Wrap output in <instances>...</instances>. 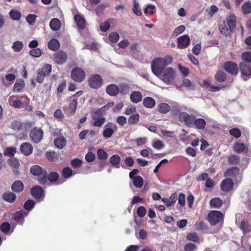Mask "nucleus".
I'll use <instances>...</instances> for the list:
<instances>
[{"label":"nucleus","mask_w":251,"mask_h":251,"mask_svg":"<svg viewBox=\"0 0 251 251\" xmlns=\"http://www.w3.org/2000/svg\"><path fill=\"white\" fill-rule=\"evenodd\" d=\"M173 61L171 56L167 55L164 58H157L153 60L151 63V70L153 74L159 76L165 69V67L170 64Z\"/></svg>","instance_id":"nucleus-1"},{"label":"nucleus","mask_w":251,"mask_h":251,"mask_svg":"<svg viewBox=\"0 0 251 251\" xmlns=\"http://www.w3.org/2000/svg\"><path fill=\"white\" fill-rule=\"evenodd\" d=\"M157 77L166 84L171 85L176 77V73L172 68L168 67L163 70L160 76Z\"/></svg>","instance_id":"nucleus-2"},{"label":"nucleus","mask_w":251,"mask_h":251,"mask_svg":"<svg viewBox=\"0 0 251 251\" xmlns=\"http://www.w3.org/2000/svg\"><path fill=\"white\" fill-rule=\"evenodd\" d=\"M224 214L219 211L212 210L208 214V220L211 225H215L217 224L223 222L224 220Z\"/></svg>","instance_id":"nucleus-3"},{"label":"nucleus","mask_w":251,"mask_h":251,"mask_svg":"<svg viewBox=\"0 0 251 251\" xmlns=\"http://www.w3.org/2000/svg\"><path fill=\"white\" fill-rule=\"evenodd\" d=\"M88 84L91 88L97 89L102 85L103 79L99 75H93L88 78Z\"/></svg>","instance_id":"nucleus-4"},{"label":"nucleus","mask_w":251,"mask_h":251,"mask_svg":"<svg viewBox=\"0 0 251 251\" xmlns=\"http://www.w3.org/2000/svg\"><path fill=\"white\" fill-rule=\"evenodd\" d=\"M30 172L34 176H39L38 181L40 183L43 184L47 181V174L43 173V170L39 166H33L30 168Z\"/></svg>","instance_id":"nucleus-5"},{"label":"nucleus","mask_w":251,"mask_h":251,"mask_svg":"<svg viewBox=\"0 0 251 251\" xmlns=\"http://www.w3.org/2000/svg\"><path fill=\"white\" fill-rule=\"evenodd\" d=\"M51 66L50 64L45 65L41 69H39L37 72L36 80L39 83H42L46 76L48 75L51 72Z\"/></svg>","instance_id":"nucleus-6"},{"label":"nucleus","mask_w":251,"mask_h":251,"mask_svg":"<svg viewBox=\"0 0 251 251\" xmlns=\"http://www.w3.org/2000/svg\"><path fill=\"white\" fill-rule=\"evenodd\" d=\"M86 74L84 71L80 68L76 67L71 72V77L73 80L77 82H82L85 78Z\"/></svg>","instance_id":"nucleus-7"},{"label":"nucleus","mask_w":251,"mask_h":251,"mask_svg":"<svg viewBox=\"0 0 251 251\" xmlns=\"http://www.w3.org/2000/svg\"><path fill=\"white\" fill-rule=\"evenodd\" d=\"M178 118L180 122L185 123L188 126L192 127L193 126L195 120L194 116L182 112L179 114Z\"/></svg>","instance_id":"nucleus-8"},{"label":"nucleus","mask_w":251,"mask_h":251,"mask_svg":"<svg viewBox=\"0 0 251 251\" xmlns=\"http://www.w3.org/2000/svg\"><path fill=\"white\" fill-rule=\"evenodd\" d=\"M43 132L40 128L34 127L30 131L29 136L35 143L39 142L42 139Z\"/></svg>","instance_id":"nucleus-9"},{"label":"nucleus","mask_w":251,"mask_h":251,"mask_svg":"<svg viewBox=\"0 0 251 251\" xmlns=\"http://www.w3.org/2000/svg\"><path fill=\"white\" fill-rule=\"evenodd\" d=\"M117 130V127L115 124L111 123L107 124L104 127L103 136L106 139L109 138Z\"/></svg>","instance_id":"nucleus-10"},{"label":"nucleus","mask_w":251,"mask_h":251,"mask_svg":"<svg viewBox=\"0 0 251 251\" xmlns=\"http://www.w3.org/2000/svg\"><path fill=\"white\" fill-rule=\"evenodd\" d=\"M177 47L178 48L181 49H185L190 44V37L187 35L181 36L177 39Z\"/></svg>","instance_id":"nucleus-11"},{"label":"nucleus","mask_w":251,"mask_h":251,"mask_svg":"<svg viewBox=\"0 0 251 251\" xmlns=\"http://www.w3.org/2000/svg\"><path fill=\"white\" fill-rule=\"evenodd\" d=\"M240 67L244 79L247 80L251 75V65L242 62L240 63Z\"/></svg>","instance_id":"nucleus-12"},{"label":"nucleus","mask_w":251,"mask_h":251,"mask_svg":"<svg viewBox=\"0 0 251 251\" xmlns=\"http://www.w3.org/2000/svg\"><path fill=\"white\" fill-rule=\"evenodd\" d=\"M224 68L226 72L232 75H236L238 72V68L237 64L231 61L226 62Z\"/></svg>","instance_id":"nucleus-13"},{"label":"nucleus","mask_w":251,"mask_h":251,"mask_svg":"<svg viewBox=\"0 0 251 251\" xmlns=\"http://www.w3.org/2000/svg\"><path fill=\"white\" fill-rule=\"evenodd\" d=\"M28 214V212L22 210L13 214V219L21 225H23L24 223V217L26 216Z\"/></svg>","instance_id":"nucleus-14"},{"label":"nucleus","mask_w":251,"mask_h":251,"mask_svg":"<svg viewBox=\"0 0 251 251\" xmlns=\"http://www.w3.org/2000/svg\"><path fill=\"white\" fill-rule=\"evenodd\" d=\"M53 59L58 64H62L66 61L67 56L66 52L59 51L53 54Z\"/></svg>","instance_id":"nucleus-15"},{"label":"nucleus","mask_w":251,"mask_h":251,"mask_svg":"<svg viewBox=\"0 0 251 251\" xmlns=\"http://www.w3.org/2000/svg\"><path fill=\"white\" fill-rule=\"evenodd\" d=\"M31 194L35 198L42 200L44 197V192L41 187L35 186L32 188L31 191Z\"/></svg>","instance_id":"nucleus-16"},{"label":"nucleus","mask_w":251,"mask_h":251,"mask_svg":"<svg viewBox=\"0 0 251 251\" xmlns=\"http://www.w3.org/2000/svg\"><path fill=\"white\" fill-rule=\"evenodd\" d=\"M233 187L232 180L230 178H226L221 184V188L223 191L228 192L231 191Z\"/></svg>","instance_id":"nucleus-17"},{"label":"nucleus","mask_w":251,"mask_h":251,"mask_svg":"<svg viewBox=\"0 0 251 251\" xmlns=\"http://www.w3.org/2000/svg\"><path fill=\"white\" fill-rule=\"evenodd\" d=\"M20 150L25 155H29L32 152L33 147L30 144L25 142L21 145Z\"/></svg>","instance_id":"nucleus-18"},{"label":"nucleus","mask_w":251,"mask_h":251,"mask_svg":"<svg viewBox=\"0 0 251 251\" xmlns=\"http://www.w3.org/2000/svg\"><path fill=\"white\" fill-rule=\"evenodd\" d=\"M106 91L108 95L115 96L119 93L120 89L116 84H111L107 86Z\"/></svg>","instance_id":"nucleus-19"},{"label":"nucleus","mask_w":251,"mask_h":251,"mask_svg":"<svg viewBox=\"0 0 251 251\" xmlns=\"http://www.w3.org/2000/svg\"><path fill=\"white\" fill-rule=\"evenodd\" d=\"M130 99L132 102L137 103L142 100L143 99V95L140 92L138 91H134L131 93L130 95Z\"/></svg>","instance_id":"nucleus-20"},{"label":"nucleus","mask_w":251,"mask_h":251,"mask_svg":"<svg viewBox=\"0 0 251 251\" xmlns=\"http://www.w3.org/2000/svg\"><path fill=\"white\" fill-rule=\"evenodd\" d=\"M226 23L229 25V27L234 29L236 25V16L235 15L232 13L227 14Z\"/></svg>","instance_id":"nucleus-21"},{"label":"nucleus","mask_w":251,"mask_h":251,"mask_svg":"<svg viewBox=\"0 0 251 251\" xmlns=\"http://www.w3.org/2000/svg\"><path fill=\"white\" fill-rule=\"evenodd\" d=\"M75 20L79 29H83L86 27V22L84 18L80 15H76L75 16Z\"/></svg>","instance_id":"nucleus-22"},{"label":"nucleus","mask_w":251,"mask_h":251,"mask_svg":"<svg viewBox=\"0 0 251 251\" xmlns=\"http://www.w3.org/2000/svg\"><path fill=\"white\" fill-rule=\"evenodd\" d=\"M26 126V124H23L19 121L14 120L11 122L10 127L17 131H22Z\"/></svg>","instance_id":"nucleus-23"},{"label":"nucleus","mask_w":251,"mask_h":251,"mask_svg":"<svg viewBox=\"0 0 251 251\" xmlns=\"http://www.w3.org/2000/svg\"><path fill=\"white\" fill-rule=\"evenodd\" d=\"M155 100L151 97H147L143 100L144 106L148 108H152L155 105Z\"/></svg>","instance_id":"nucleus-24"},{"label":"nucleus","mask_w":251,"mask_h":251,"mask_svg":"<svg viewBox=\"0 0 251 251\" xmlns=\"http://www.w3.org/2000/svg\"><path fill=\"white\" fill-rule=\"evenodd\" d=\"M60 44L58 40L56 39H52L48 44V48L52 51H55L59 49Z\"/></svg>","instance_id":"nucleus-25"},{"label":"nucleus","mask_w":251,"mask_h":251,"mask_svg":"<svg viewBox=\"0 0 251 251\" xmlns=\"http://www.w3.org/2000/svg\"><path fill=\"white\" fill-rule=\"evenodd\" d=\"M219 30L222 34L227 35L229 34L230 31L233 30L234 29L229 27V25L226 24V21H224L220 26Z\"/></svg>","instance_id":"nucleus-26"},{"label":"nucleus","mask_w":251,"mask_h":251,"mask_svg":"<svg viewBox=\"0 0 251 251\" xmlns=\"http://www.w3.org/2000/svg\"><path fill=\"white\" fill-rule=\"evenodd\" d=\"M11 189L15 192L19 193L23 191L24 189V184L20 180H17L12 185Z\"/></svg>","instance_id":"nucleus-27"},{"label":"nucleus","mask_w":251,"mask_h":251,"mask_svg":"<svg viewBox=\"0 0 251 251\" xmlns=\"http://www.w3.org/2000/svg\"><path fill=\"white\" fill-rule=\"evenodd\" d=\"M233 151L237 153L243 152L247 149V147L243 143L237 142L233 147Z\"/></svg>","instance_id":"nucleus-28"},{"label":"nucleus","mask_w":251,"mask_h":251,"mask_svg":"<svg viewBox=\"0 0 251 251\" xmlns=\"http://www.w3.org/2000/svg\"><path fill=\"white\" fill-rule=\"evenodd\" d=\"M25 87V82L23 79H20L16 81L14 87L13 91L17 92H22Z\"/></svg>","instance_id":"nucleus-29"},{"label":"nucleus","mask_w":251,"mask_h":251,"mask_svg":"<svg viewBox=\"0 0 251 251\" xmlns=\"http://www.w3.org/2000/svg\"><path fill=\"white\" fill-rule=\"evenodd\" d=\"M93 120L94 121L93 126H100L105 121V118L97 115H94Z\"/></svg>","instance_id":"nucleus-30"},{"label":"nucleus","mask_w":251,"mask_h":251,"mask_svg":"<svg viewBox=\"0 0 251 251\" xmlns=\"http://www.w3.org/2000/svg\"><path fill=\"white\" fill-rule=\"evenodd\" d=\"M77 106V99L76 96H72L70 98L69 109L72 112H75Z\"/></svg>","instance_id":"nucleus-31"},{"label":"nucleus","mask_w":251,"mask_h":251,"mask_svg":"<svg viewBox=\"0 0 251 251\" xmlns=\"http://www.w3.org/2000/svg\"><path fill=\"white\" fill-rule=\"evenodd\" d=\"M50 26L52 30L57 31L60 28L61 22L59 19L54 18L50 21Z\"/></svg>","instance_id":"nucleus-32"},{"label":"nucleus","mask_w":251,"mask_h":251,"mask_svg":"<svg viewBox=\"0 0 251 251\" xmlns=\"http://www.w3.org/2000/svg\"><path fill=\"white\" fill-rule=\"evenodd\" d=\"M222 204V201L218 198H213L210 201V206L213 208H219Z\"/></svg>","instance_id":"nucleus-33"},{"label":"nucleus","mask_w":251,"mask_h":251,"mask_svg":"<svg viewBox=\"0 0 251 251\" xmlns=\"http://www.w3.org/2000/svg\"><path fill=\"white\" fill-rule=\"evenodd\" d=\"M2 198L5 201L12 203L16 201V196L12 192H8L3 194Z\"/></svg>","instance_id":"nucleus-34"},{"label":"nucleus","mask_w":251,"mask_h":251,"mask_svg":"<svg viewBox=\"0 0 251 251\" xmlns=\"http://www.w3.org/2000/svg\"><path fill=\"white\" fill-rule=\"evenodd\" d=\"M55 146L59 149H62L66 145V140L64 137L61 136L54 141Z\"/></svg>","instance_id":"nucleus-35"},{"label":"nucleus","mask_w":251,"mask_h":251,"mask_svg":"<svg viewBox=\"0 0 251 251\" xmlns=\"http://www.w3.org/2000/svg\"><path fill=\"white\" fill-rule=\"evenodd\" d=\"M239 175V170L237 167H232L228 169L225 174L226 176L234 177Z\"/></svg>","instance_id":"nucleus-36"},{"label":"nucleus","mask_w":251,"mask_h":251,"mask_svg":"<svg viewBox=\"0 0 251 251\" xmlns=\"http://www.w3.org/2000/svg\"><path fill=\"white\" fill-rule=\"evenodd\" d=\"M202 85L212 92H217L220 90L219 87L211 85L208 80H203Z\"/></svg>","instance_id":"nucleus-37"},{"label":"nucleus","mask_w":251,"mask_h":251,"mask_svg":"<svg viewBox=\"0 0 251 251\" xmlns=\"http://www.w3.org/2000/svg\"><path fill=\"white\" fill-rule=\"evenodd\" d=\"M170 109V106L166 103H161L158 106V110L161 113H167Z\"/></svg>","instance_id":"nucleus-38"},{"label":"nucleus","mask_w":251,"mask_h":251,"mask_svg":"<svg viewBox=\"0 0 251 251\" xmlns=\"http://www.w3.org/2000/svg\"><path fill=\"white\" fill-rule=\"evenodd\" d=\"M110 162L113 166H115L116 168H119L121 158L117 154L113 155L110 158Z\"/></svg>","instance_id":"nucleus-39"},{"label":"nucleus","mask_w":251,"mask_h":251,"mask_svg":"<svg viewBox=\"0 0 251 251\" xmlns=\"http://www.w3.org/2000/svg\"><path fill=\"white\" fill-rule=\"evenodd\" d=\"M194 124L197 128L202 129L205 127L206 122L204 119L199 118L194 120Z\"/></svg>","instance_id":"nucleus-40"},{"label":"nucleus","mask_w":251,"mask_h":251,"mask_svg":"<svg viewBox=\"0 0 251 251\" xmlns=\"http://www.w3.org/2000/svg\"><path fill=\"white\" fill-rule=\"evenodd\" d=\"M132 180L133 183L136 187L140 188L142 187L144 181L141 176H135Z\"/></svg>","instance_id":"nucleus-41"},{"label":"nucleus","mask_w":251,"mask_h":251,"mask_svg":"<svg viewBox=\"0 0 251 251\" xmlns=\"http://www.w3.org/2000/svg\"><path fill=\"white\" fill-rule=\"evenodd\" d=\"M14 98L13 96H11L9 98V103L10 105L13 106L15 108H19L22 104V101L19 99H15L13 100Z\"/></svg>","instance_id":"nucleus-42"},{"label":"nucleus","mask_w":251,"mask_h":251,"mask_svg":"<svg viewBox=\"0 0 251 251\" xmlns=\"http://www.w3.org/2000/svg\"><path fill=\"white\" fill-rule=\"evenodd\" d=\"M24 48L23 43L20 41H17L13 43L12 49L15 52H19L23 50Z\"/></svg>","instance_id":"nucleus-43"},{"label":"nucleus","mask_w":251,"mask_h":251,"mask_svg":"<svg viewBox=\"0 0 251 251\" xmlns=\"http://www.w3.org/2000/svg\"><path fill=\"white\" fill-rule=\"evenodd\" d=\"M9 14L11 18L13 20H19L21 17L20 12L16 9L11 10Z\"/></svg>","instance_id":"nucleus-44"},{"label":"nucleus","mask_w":251,"mask_h":251,"mask_svg":"<svg viewBox=\"0 0 251 251\" xmlns=\"http://www.w3.org/2000/svg\"><path fill=\"white\" fill-rule=\"evenodd\" d=\"M215 77L217 81L223 82L226 79V74L223 71H219L216 74Z\"/></svg>","instance_id":"nucleus-45"},{"label":"nucleus","mask_w":251,"mask_h":251,"mask_svg":"<svg viewBox=\"0 0 251 251\" xmlns=\"http://www.w3.org/2000/svg\"><path fill=\"white\" fill-rule=\"evenodd\" d=\"M11 226L8 222H4L0 226V230L5 234H8L10 229Z\"/></svg>","instance_id":"nucleus-46"},{"label":"nucleus","mask_w":251,"mask_h":251,"mask_svg":"<svg viewBox=\"0 0 251 251\" xmlns=\"http://www.w3.org/2000/svg\"><path fill=\"white\" fill-rule=\"evenodd\" d=\"M62 174L63 176L67 179L73 175V171L70 168L66 167L62 170Z\"/></svg>","instance_id":"nucleus-47"},{"label":"nucleus","mask_w":251,"mask_h":251,"mask_svg":"<svg viewBox=\"0 0 251 251\" xmlns=\"http://www.w3.org/2000/svg\"><path fill=\"white\" fill-rule=\"evenodd\" d=\"M242 11L244 14H249L251 12V3L250 2H245L242 7Z\"/></svg>","instance_id":"nucleus-48"},{"label":"nucleus","mask_w":251,"mask_h":251,"mask_svg":"<svg viewBox=\"0 0 251 251\" xmlns=\"http://www.w3.org/2000/svg\"><path fill=\"white\" fill-rule=\"evenodd\" d=\"M109 39L111 43H116L119 39V34L115 32H113L109 35Z\"/></svg>","instance_id":"nucleus-49"},{"label":"nucleus","mask_w":251,"mask_h":251,"mask_svg":"<svg viewBox=\"0 0 251 251\" xmlns=\"http://www.w3.org/2000/svg\"><path fill=\"white\" fill-rule=\"evenodd\" d=\"M139 120V115L135 113L131 115L128 119V123L130 124H134L137 123Z\"/></svg>","instance_id":"nucleus-50"},{"label":"nucleus","mask_w":251,"mask_h":251,"mask_svg":"<svg viewBox=\"0 0 251 251\" xmlns=\"http://www.w3.org/2000/svg\"><path fill=\"white\" fill-rule=\"evenodd\" d=\"M229 134L233 137L238 138L240 137L241 132L240 130L237 128H233L229 130Z\"/></svg>","instance_id":"nucleus-51"},{"label":"nucleus","mask_w":251,"mask_h":251,"mask_svg":"<svg viewBox=\"0 0 251 251\" xmlns=\"http://www.w3.org/2000/svg\"><path fill=\"white\" fill-rule=\"evenodd\" d=\"M187 239L188 240L193 241L196 243H199L200 239L198 237L197 234L195 233H190L187 235Z\"/></svg>","instance_id":"nucleus-52"},{"label":"nucleus","mask_w":251,"mask_h":251,"mask_svg":"<svg viewBox=\"0 0 251 251\" xmlns=\"http://www.w3.org/2000/svg\"><path fill=\"white\" fill-rule=\"evenodd\" d=\"M134 13L137 16H141L142 14L141 8L139 7L138 3L134 0V7L133 8Z\"/></svg>","instance_id":"nucleus-53"},{"label":"nucleus","mask_w":251,"mask_h":251,"mask_svg":"<svg viewBox=\"0 0 251 251\" xmlns=\"http://www.w3.org/2000/svg\"><path fill=\"white\" fill-rule=\"evenodd\" d=\"M35 202L32 200H28L26 201L24 205V208L26 210H31L34 206Z\"/></svg>","instance_id":"nucleus-54"},{"label":"nucleus","mask_w":251,"mask_h":251,"mask_svg":"<svg viewBox=\"0 0 251 251\" xmlns=\"http://www.w3.org/2000/svg\"><path fill=\"white\" fill-rule=\"evenodd\" d=\"M46 157L48 160L54 162L56 160L57 155L54 151H48L46 153Z\"/></svg>","instance_id":"nucleus-55"},{"label":"nucleus","mask_w":251,"mask_h":251,"mask_svg":"<svg viewBox=\"0 0 251 251\" xmlns=\"http://www.w3.org/2000/svg\"><path fill=\"white\" fill-rule=\"evenodd\" d=\"M8 163L12 167L17 168L20 165L18 160L14 157H12L8 160Z\"/></svg>","instance_id":"nucleus-56"},{"label":"nucleus","mask_w":251,"mask_h":251,"mask_svg":"<svg viewBox=\"0 0 251 251\" xmlns=\"http://www.w3.org/2000/svg\"><path fill=\"white\" fill-rule=\"evenodd\" d=\"M164 146V144L159 140H156L152 143V147L156 150H160L162 149Z\"/></svg>","instance_id":"nucleus-57"},{"label":"nucleus","mask_w":251,"mask_h":251,"mask_svg":"<svg viewBox=\"0 0 251 251\" xmlns=\"http://www.w3.org/2000/svg\"><path fill=\"white\" fill-rule=\"evenodd\" d=\"M185 29V27L184 25H180L177 27L173 33V35L174 36H176L182 33Z\"/></svg>","instance_id":"nucleus-58"},{"label":"nucleus","mask_w":251,"mask_h":251,"mask_svg":"<svg viewBox=\"0 0 251 251\" xmlns=\"http://www.w3.org/2000/svg\"><path fill=\"white\" fill-rule=\"evenodd\" d=\"M16 152V149L14 147L7 148L5 150L4 154L9 156H13Z\"/></svg>","instance_id":"nucleus-59"},{"label":"nucleus","mask_w":251,"mask_h":251,"mask_svg":"<svg viewBox=\"0 0 251 251\" xmlns=\"http://www.w3.org/2000/svg\"><path fill=\"white\" fill-rule=\"evenodd\" d=\"M41 53V50L38 48L33 49L29 51L30 55L34 57H39Z\"/></svg>","instance_id":"nucleus-60"},{"label":"nucleus","mask_w":251,"mask_h":251,"mask_svg":"<svg viewBox=\"0 0 251 251\" xmlns=\"http://www.w3.org/2000/svg\"><path fill=\"white\" fill-rule=\"evenodd\" d=\"M59 177V175L57 173L51 172L48 176V179L50 182H55L57 180Z\"/></svg>","instance_id":"nucleus-61"},{"label":"nucleus","mask_w":251,"mask_h":251,"mask_svg":"<svg viewBox=\"0 0 251 251\" xmlns=\"http://www.w3.org/2000/svg\"><path fill=\"white\" fill-rule=\"evenodd\" d=\"M197 246L193 243H189L184 246L185 251H196L197 250Z\"/></svg>","instance_id":"nucleus-62"},{"label":"nucleus","mask_w":251,"mask_h":251,"mask_svg":"<svg viewBox=\"0 0 251 251\" xmlns=\"http://www.w3.org/2000/svg\"><path fill=\"white\" fill-rule=\"evenodd\" d=\"M240 227L244 232H248L251 230V227L245 222H241Z\"/></svg>","instance_id":"nucleus-63"},{"label":"nucleus","mask_w":251,"mask_h":251,"mask_svg":"<svg viewBox=\"0 0 251 251\" xmlns=\"http://www.w3.org/2000/svg\"><path fill=\"white\" fill-rule=\"evenodd\" d=\"M242 59L247 62H251V52L247 51L243 52L242 54Z\"/></svg>","instance_id":"nucleus-64"}]
</instances>
